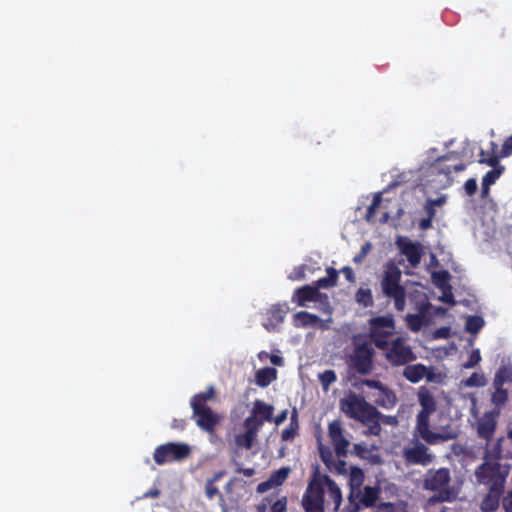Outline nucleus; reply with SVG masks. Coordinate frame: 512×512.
Wrapping results in <instances>:
<instances>
[{
  "instance_id": "obj_1",
  "label": "nucleus",
  "mask_w": 512,
  "mask_h": 512,
  "mask_svg": "<svg viewBox=\"0 0 512 512\" xmlns=\"http://www.w3.org/2000/svg\"><path fill=\"white\" fill-rule=\"evenodd\" d=\"M341 503L342 492L338 484L316 469L301 499L304 512H338Z\"/></svg>"
},
{
  "instance_id": "obj_2",
  "label": "nucleus",
  "mask_w": 512,
  "mask_h": 512,
  "mask_svg": "<svg viewBox=\"0 0 512 512\" xmlns=\"http://www.w3.org/2000/svg\"><path fill=\"white\" fill-rule=\"evenodd\" d=\"M339 407L348 418L366 426L367 432L378 431V424L373 420L379 415V410L367 402L363 396L349 392L344 398L340 399Z\"/></svg>"
},
{
  "instance_id": "obj_3",
  "label": "nucleus",
  "mask_w": 512,
  "mask_h": 512,
  "mask_svg": "<svg viewBox=\"0 0 512 512\" xmlns=\"http://www.w3.org/2000/svg\"><path fill=\"white\" fill-rule=\"evenodd\" d=\"M401 270L394 263H388L385 267L380 286L383 295L393 300L397 311H403L406 307V289L401 285Z\"/></svg>"
},
{
  "instance_id": "obj_4",
  "label": "nucleus",
  "mask_w": 512,
  "mask_h": 512,
  "mask_svg": "<svg viewBox=\"0 0 512 512\" xmlns=\"http://www.w3.org/2000/svg\"><path fill=\"white\" fill-rule=\"evenodd\" d=\"M451 475L448 468L430 469L427 471L423 487L426 490L437 492L428 499V504L437 502H451L455 499L454 492L448 487Z\"/></svg>"
},
{
  "instance_id": "obj_5",
  "label": "nucleus",
  "mask_w": 512,
  "mask_h": 512,
  "mask_svg": "<svg viewBox=\"0 0 512 512\" xmlns=\"http://www.w3.org/2000/svg\"><path fill=\"white\" fill-rule=\"evenodd\" d=\"M353 351L348 357V365L360 375H368L373 370L375 350L365 336L353 338Z\"/></svg>"
},
{
  "instance_id": "obj_6",
  "label": "nucleus",
  "mask_w": 512,
  "mask_h": 512,
  "mask_svg": "<svg viewBox=\"0 0 512 512\" xmlns=\"http://www.w3.org/2000/svg\"><path fill=\"white\" fill-rule=\"evenodd\" d=\"M369 338L379 350L388 346L389 338L395 333V320L393 315L387 314L372 317L368 320Z\"/></svg>"
},
{
  "instance_id": "obj_7",
  "label": "nucleus",
  "mask_w": 512,
  "mask_h": 512,
  "mask_svg": "<svg viewBox=\"0 0 512 512\" xmlns=\"http://www.w3.org/2000/svg\"><path fill=\"white\" fill-rule=\"evenodd\" d=\"M475 477L479 484L489 488H504L506 474L501 471V464L494 459H487L475 470Z\"/></svg>"
},
{
  "instance_id": "obj_8",
  "label": "nucleus",
  "mask_w": 512,
  "mask_h": 512,
  "mask_svg": "<svg viewBox=\"0 0 512 512\" xmlns=\"http://www.w3.org/2000/svg\"><path fill=\"white\" fill-rule=\"evenodd\" d=\"M191 448L182 442H167L155 448L153 459L156 464L164 465L171 462H179L189 457Z\"/></svg>"
},
{
  "instance_id": "obj_9",
  "label": "nucleus",
  "mask_w": 512,
  "mask_h": 512,
  "mask_svg": "<svg viewBox=\"0 0 512 512\" xmlns=\"http://www.w3.org/2000/svg\"><path fill=\"white\" fill-rule=\"evenodd\" d=\"M381 350L385 352L386 360L395 367L404 366L416 360V355L403 337H397L391 343L388 342L387 348Z\"/></svg>"
},
{
  "instance_id": "obj_10",
  "label": "nucleus",
  "mask_w": 512,
  "mask_h": 512,
  "mask_svg": "<svg viewBox=\"0 0 512 512\" xmlns=\"http://www.w3.org/2000/svg\"><path fill=\"white\" fill-rule=\"evenodd\" d=\"M430 416L431 415L429 414L418 412L416 417V426L413 431V436L415 438L422 439L427 444L433 445L438 443L439 441H444L446 437L440 433L431 431Z\"/></svg>"
},
{
  "instance_id": "obj_11",
  "label": "nucleus",
  "mask_w": 512,
  "mask_h": 512,
  "mask_svg": "<svg viewBox=\"0 0 512 512\" xmlns=\"http://www.w3.org/2000/svg\"><path fill=\"white\" fill-rule=\"evenodd\" d=\"M402 456L409 465L427 466L432 463L434 456L429 453V448L416 440L413 446L403 449Z\"/></svg>"
},
{
  "instance_id": "obj_12",
  "label": "nucleus",
  "mask_w": 512,
  "mask_h": 512,
  "mask_svg": "<svg viewBox=\"0 0 512 512\" xmlns=\"http://www.w3.org/2000/svg\"><path fill=\"white\" fill-rule=\"evenodd\" d=\"M396 245L399 248L401 254L406 256L409 264L415 268L417 267L424 255V249L420 242L411 241L406 237H398Z\"/></svg>"
},
{
  "instance_id": "obj_13",
  "label": "nucleus",
  "mask_w": 512,
  "mask_h": 512,
  "mask_svg": "<svg viewBox=\"0 0 512 512\" xmlns=\"http://www.w3.org/2000/svg\"><path fill=\"white\" fill-rule=\"evenodd\" d=\"M192 411L197 426L203 431L213 433L216 426L219 424V416L214 413L210 407L200 408L197 406L196 408H192Z\"/></svg>"
},
{
  "instance_id": "obj_14",
  "label": "nucleus",
  "mask_w": 512,
  "mask_h": 512,
  "mask_svg": "<svg viewBox=\"0 0 512 512\" xmlns=\"http://www.w3.org/2000/svg\"><path fill=\"white\" fill-rule=\"evenodd\" d=\"M499 415L497 410H491L483 414L477 423V435L479 438L484 439L486 442L493 439Z\"/></svg>"
},
{
  "instance_id": "obj_15",
  "label": "nucleus",
  "mask_w": 512,
  "mask_h": 512,
  "mask_svg": "<svg viewBox=\"0 0 512 512\" xmlns=\"http://www.w3.org/2000/svg\"><path fill=\"white\" fill-rule=\"evenodd\" d=\"M288 312L286 304H274L263 314V327L271 332L274 331L285 319Z\"/></svg>"
},
{
  "instance_id": "obj_16",
  "label": "nucleus",
  "mask_w": 512,
  "mask_h": 512,
  "mask_svg": "<svg viewBox=\"0 0 512 512\" xmlns=\"http://www.w3.org/2000/svg\"><path fill=\"white\" fill-rule=\"evenodd\" d=\"M290 471L289 467H281L273 471L266 481L258 484L256 491L258 493H265L272 488L281 486L287 480Z\"/></svg>"
},
{
  "instance_id": "obj_17",
  "label": "nucleus",
  "mask_w": 512,
  "mask_h": 512,
  "mask_svg": "<svg viewBox=\"0 0 512 512\" xmlns=\"http://www.w3.org/2000/svg\"><path fill=\"white\" fill-rule=\"evenodd\" d=\"M320 295L315 285H304L294 291L291 301L300 307H305L307 306V302L317 301Z\"/></svg>"
},
{
  "instance_id": "obj_18",
  "label": "nucleus",
  "mask_w": 512,
  "mask_h": 512,
  "mask_svg": "<svg viewBox=\"0 0 512 512\" xmlns=\"http://www.w3.org/2000/svg\"><path fill=\"white\" fill-rule=\"evenodd\" d=\"M403 376L411 383H418L423 378L428 381H434V374L424 364L418 363L405 366Z\"/></svg>"
},
{
  "instance_id": "obj_19",
  "label": "nucleus",
  "mask_w": 512,
  "mask_h": 512,
  "mask_svg": "<svg viewBox=\"0 0 512 512\" xmlns=\"http://www.w3.org/2000/svg\"><path fill=\"white\" fill-rule=\"evenodd\" d=\"M226 475L225 470H219L213 474L211 478H208L205 483V496L208 500H212L218 497V503L221 507L225 508L224 496L219 491L216 483L219 482Z\"/></svg>"
},
{
  "instance_id": "obj_20",
  "label": "nucleus",
  "mask_w": 512,
  "mask_h": 512,
  "mask_svg": "<svg viewBox=\"0 0 512 512\" xmlns=\"http://www.w3.org/2000/svg\"><path fill=\"white\" fill-rule=\"evenodd\" d=\"M293 325L297 328L319 327L325 328L323 320L316 314L299 311L293 315Z\"/></svg>"
},
{
  "instance_id": "obj_21",
  "label": "nucleus",
  "mask_w": 512,
  "mask_h": 512,
  "mask_svg": "<svg viewBox=\"0 0 512 512\" xmlns=\"http://www.w3.org/2000/svg\"><path fill=\"white\" fill-rule=\"evenodd\" d=\"M504 492V488H489L488 493L484 496L480 503L482 512H496L499 508L500 498Z\"/></svg>"
},
{
  "instance_id": "obj_22",
  "label": "nucleus",
  "mask_w": 512,
  "mask_h": 512,
  "mask_svg": "<svg viewBox=\"0 0 512 512\" xmlns=\"http://www.w3.org/2000/svg\"><path fill=\"white\" fill-rule=\"evenodd\" d=\"M418 402L421 406V410L419 412L432 415L437 410L436 400L430 390L425 386L419 388Z\"/></svg>"
},
{
  "instance_id": "obj_23",
  "label": "nucleus",
  "mask_w": 512,
  "mask_h": 512,
  "mask_svg": "<svg viewBox=\"0 0 512 512\" xmlns=\"http://www.w3.org/2000/svg\"><path fill=\"white\" fill-rule=\"evenodd\" d=\"M380 488L378 486H365L360 489L359 501L365 508L373 507L379 498Z\"/></svg>"
},
{
  "instance_id": "obj_24",
  "label": "nucleus",
  "mask_w": 512,
  "mask_h": 512,
  "mask_svg": "<svg viewBox=\"0 0 512 512\" xmlns=\"http://www.w3.org/2000/svg\"><path fill=\"white\" fill-rule=\"evenodd\" d=\"M375 403L379 407L392 409L397 404V396L392 389L385 385V387L379 391L378 396L375 399Z\"/></svg>"
},
{
  "instance_id": "obj_25",
  "label": "nucleus",
  "mask_w": 512,
  "mask_h": 512,
  "mask_svg": "<svg viewBox=\"0 0 512 512\" xmlns=\"http://www.w3.org/2000/svg\"><path fill=\"white\" fill-rule=\"evenodd\" d=\"M455 153L450 152L446 154L443 157H440L437 159V163L435 164V168L437 169V172L439 174H445L446 176H449L452 171L460 172L465 169V165L460 163L453 166L450 165H444L443 162L446 160H452L455 158Z\"/></svg>"
},
{
  "instance_id": "obj_26",
  "label": "nucleus",
  "mask_w": 512,
  "mask_h": 512,
  "mask_svg": "<svg viewBox=\"0 0 512 512\" xmlns=\"http://www.w3.org/2000/svg\"><path fill=\"white\" fill-rule=\"evenodd\" d=\"M274 407L261 400H256L251 411L252 415L258 417L259 420L266 422L271 421L273 417Z\"/></svg>"
},
{
  "instance_id": "obj_27",
  "label": "nucleus",
  "mask_w": 512,
  "mask_h": 512,
  "mask_svg": "<svg viewBox=\"0 0 512 512\" xmlns=\"http://www.w3.org/2000/svg\"><path fill=\"white\" fill-rule=\"evenodd\" d=\"M365 479V475L363 470L360 467L352 466L350 468L349 473V492H355L354 494H360V489L362 488L363 482Z\"/></svg>"
},
{
  "instance_id": "obj_28",
  "label": "nucleus",
  "mask_w": 512,
  "mask_h": 512,
  "mask_svg": "<svg viewBox=\"0 0 512 512\" xmlns=\"http://www.w3.org/2000/svg\"><path fill=\"white\" fill-rule=\"evenodd\" d=\"M277 377V370L273 367H264L255 374V383L262 388L270 385Z\"/></svg>"
},
{
  "instance_id": "obj_29",
  "label": "nucleus",
  "mask_w": 512,
  "mask_h": 512,
  "mask_svg": "<svg viewBox=\"0 0 512 512\" xmlns=\"http://www.w3.org/2000/svg\"><path fill=\"white\" fill-rule=\"evenodd\" d=\"M214 398L215 389L213 386H209L205 391L199 392L191 398L190 406L191 408H196L197 406L200 408L209 407L207 402L213 400Z\"/></svg>"
},
{
  "instance_id": "obj_30",
  "label": "nucleus",
  "mask_w": 512,
  "mask_h": 512,
  "mask_svg": "<svg viewBox=\"0 0 512 512\" xmlns=\"http://www.w3.org/2000/svg\"><path fill=\"white\" fill-rule=\"evenodd\" d=\"M494 392L491 396V402L494 405L492 410L499 411L501 413L502 408L505 406L509 399L508 391L503 387L493 386Z\"/></svg>"
},
{
  "instance_id": "obj_31",
  "label": "nucleus",
  "mask_w": 512,
  "mask_h": 512,
  "mask_svg": "<svg viewBox=\"0 0 512 512\" xmlns=\"http://www.w3.org/2000/svg\"><path fill=\"white\" fill-rule=\"evenodd\" d=\"M326 272L327 276L319 278L314 283L318 290L321 288H331L337 284L339 272L333 267H328Z\"/></svg>"
},
{
  "instance_id": "obj_32",
  "label": "nucleus",
  "mask_w": 512,
  "mask_h": 512,
  "mask_svg": "<svg viewBox=\"0 0 512 512\" xmlns=\"http://www.w3.org/2000/svg\"><path fill=\"white\" fill-rule=\"evenodd\" d=\"M505 383H512V368L503 365L495 373L493 386L503 387Z\"/></svg>"
},
{
  "instance_id": "obj_33",
  "label": "nucleus",
  "mask_w": 512,
  "mask_h": 512,
  "mask_svg": "<svg viewBox=\"0 0 512 512\" xmlns=\"http://www.w3.org/2000/svg\"><path fill=\"white\" fill-rule=\"evenodd\" d=\"M355 301L365 308L373 306L374 300L371 289L360 287L355 293Z\"/></svg>"
},
{
  "instance_id": "obj_34",
  "label": "nucleus",
  "mask_w": 512,
  "mask_h": 512,
  "mask_svg": "<svg viewBox=\"0 0 512 512\" xmlns=\"http://www.w3.org/2000/svg\"><path fill=\"white\" fill-rule=\"evenodd\" d=\"M376 421V424H378V431L377 432H367L370 435L379 436L381 433V424L390 425V426H396L398 424V418L397 416L393 415H384L379 411V415L373 420Z\"/></svg>"
},
{
  "instance_id": "obj_35",
  "label": "nucleus",
  "mask_w": 512,
  "mask_h": 512,
  "mask_svg": "<svg viewBox=\"0 0 512 512\" xmlns=\"http://www.w3.org/2000/svg\"><path fill=\"white\" fill-rule=\"evenodd\" d=\"M257 436L245 431L235 436V444L240 448L251 449L256 441Z\"/></svg>"
},
{
  "instance_id": "obj_36",
  "label": "nucleus",
  "mask_w": 512,
  "mask_h": 512,
  "mask_svg": "<svg viewBox=\"0 0 512 512\" xmlns=\"http://www.w3.org/2000/svg\"><path fill=\"white\" fill-rule=\"evenodd\" d=\"M243 425H244L245 431L258 436V432L261 429V427L263 426V421L259 420L258 417H255V415L250 414L244 420Z\"/></svg>"
},
{
  "instance_id": "obj_37",
  "label": "nucleus",
  "mask_w": 512,
  "mask_h": 512,
  "mask_svg": "<svg viewBox=\"0 0 512 512\" xmlns=\"http://www.w3.org/2000/svg\"><path fill=\"white\" fill-rule=\"evenodd\" d=\"M334 449H335V453L338 457H346L347 456V452H348V447H349V441L345 438L344 435H342L341 437L339 438H336L334 440L331 441Z\"/></svg>"
},
{
  "instance_id": "obj_38",
  "label": "nucleus",
  "mask_w": 512,
  "mask_h": 512,
  "mask_svg": "<svg viewBox=\"0 0 512 512\" xmlns=\"http://www.w3.org/2000/svg\"><path fill=\"white\" fill-rule=\"evenodd\" d=\"M354 493L355 492H349L348 503L341 512H359L361 507H363L361 502L357 498L359 497V494Z\"/></svg>"
},
{
  "instance_id": "obj_39",
  "label": "nucleus",
  "mask_w": 512,
  "mask_h": 512,
  "mask_svg": "<svg viewBox=\"0 0 512 512\" xmlns=\"http://www.w3.org/2000/svg\"><path fill=\"white\" fill-rule=\"evenodd\" d=\"M337 376L334 370H325L319 374V381L324 390H328L329 386L336 382Z\"/></svg>"
},
{
  "instance_id": "obj_40",
  "label": "nucleus",
  "mask_w": 512,
  "mask_h": 512,
  "mask_svg": "<svg viewBox=\"0 0 512 512\" xmlns=\"http://www.w3.org/2000/svg\"><path fill=\"white\" fill-rule=\"evenodd\" d=\"M484 325V321L479 316H469L466 321V330L470 333H477Z\"/></svg>"
},
{
  "instance_id": "obj_41",
  "label": "nucleus",
  "mask_w": 512,
  "mask_h": 512,
  "mask_svg": "<svg viewBox=\"0 0 512 512\" xmlns=\"http://www.w3.org/2000/svg\"><path fill=\"white\" fill-rule=\"evenodd\" d=\"M407 324L411 331L418 332L423 326V316L421 314H408Z\"/></svg>"
},
{
  "instance_id": "obj_42",
  "label": "nucleus",
  "mask_w": 512,
  "mask_h": 512,
  "mask_svg": "<svg viewBox=\"0 0 512 512\" xmlns=\"http://www.w3.org/2000/svg\"><path fill=\"white\" fill-rule=\"evenodd\" d=\"M381 201H382V197H381L380 193L376 194L373 197L371 204L367 208V212H366V216H365L367 221H372L374 219L376 210L379 207Z\"/></svg>"
},
{
  "instance_id": "obj_43",
  "label": "nucleus",
  "mask_w": 512,
  "mask_h": 512,
  "mask_svg": "<svg viewBox=\"0 0 512 512\" xmlns=\"http://www.w3.org/2000/svg\"><path fill=\"white\" fill-rule=\"evenodd\" d=\"M504 168L503 167H499V168H494L490 171H488L483 179H482V183H485V185H492L496 182V180L500 177V175L502 174Z\"/></svg>"
},
{
  "instance_id": "obj_44",
  "label": "nucleus",
  "mask_w": 512,
  "mask_h": 512,
  "mask_svg": "<svg viewBox=\"0 0 512 512\" xmlns=\"http://www.w3.org/2000/svg\"><path fill=\"white\" fill-rule=\"evenodd\" d=\"M328 435L331 441L343 435L342 425L339 420H334L329 424Z\"/></svg>"
},
{
  "instance_id": "obj_45",
  "label": "nucleus",
  "mask_w": 512,
  "mask_h": 512,
  "mask_svg": "<svg viewBox=\"0 0 512 512\" xmlns=\"http://www.w3.org/2000/svg\"><path fill=\"white\" fill-rule=\"evenodd\" d=\"M450 279V275L447 271H440L437 273H434L433 280L437 287L444 289L447 286H450L448 284V281Z\"/></svg>"
},
{
  "instance_id": "obj_46",
  "label": "nucleus",
  "mask_w": 512,
  "mask_h": 512,
  "mask_svg": "<svg viewBox=\"0 0 512 512\" xmlns=\"http://www.w3.org/2000/svg\"><path fill=\"white\" fill-rule=\"evenodd\" d=\"M287 503L288 500L286 496H282L275 501L272 500L269 512H287Z\"/></svg>"
},
{
  "instance_id": "obj_47",
  "label": "nucleus",
  "mask_w": 512,
  "mask_h": 512,
  "mask_svg": "<svg viewBox=\"0 0 512 512\" xmlns=\"http://www.w3.org/2000/svg\"><path fill=\"white\" fill-rule=\"evenodd\" d=\"M371 249H372L371 243L366 242L361 247L360 252L353 257V262L356 263V264L362 263L363 260L365 259V257L367 256V254L370 252Z\"/></svg>"
},
{
  "instance_id": "obj_48",
  "label": "nucleus",
  "mask_w": 512,
  "mask_h": 512,
  "mask_svg": "<svg viewBox=\"0 0 512 512\" xmlns=\"http://www.w3.org/2000/svg\"><path fill=\"white\" fill-rule=\"evenodd\" d=\"M465 384L469 387H480L484 385V378L478 373H472L470 377L466 379Z\"/></svg>"
},
{
  "instance_id": "obj_49",
  "label": "nucleus",
  "mask_w": 512,
  "mask_h": 512,
  "mask_svg": "<svg viewBox=\"0 0 512 512\" xmlns=\"http://www.w3.org/2000/svg\"><path fill=\"white\" fill-rule=\"evenodd\" d=\"M306 269H307L306 265H300L298 267H295L293 272L289 275L288 278L292 281L304 280L306 277V274H305Z\"/></svg>"
},
{
  "instance_id": "obj_50",
  "label": "nucleus",
  "mask_w": 512,
  "mask_h": 512,
  "mask_svg": "<svg viewBox=\"0 0 512 512\" xmlns=\"http://www.w3.org/2000/svg\"><path fill=\"white\" fill-rule=\"evenodd\" d=\"M443 290V294L442 296L439 298L440 301L446 303V304H449L451 306H454L456 304V301H455V298H454V295L452 293V288L451 286H447L445 287Z\"/></svg>"
},
{
  "instance_id": "obj_51",
  "label": "nucleus",
  "mask_w": 512,
  "mask_h": 512,
  "mask_svg": "<svg viewBox=\"0 0 512 512\" xmlns=\"http://www.w3.org/2000/svg\"><path fill=\"white\" fill-rule=\"evenodd\" d=\"M481 361L480 351L478 349L473 350L469 356L467 362L464 363V368H473Z\"/></svg>"
},
{
  "instance_id": "obj_52",
  "label": "nucleus",
  "mask_w": 512,
  "mask_h": 512,
  "mask_svg": "<svg viewBox=\"0 0 512 512\" xmlns=\"http://www.w3.org/2000/svg\"><path fill=\"white\" fill-rule=\"evenodd\" d=\"M512 154V135L509 136L503 143L502 149L500 151L501 157H507Z\"/></svg>"
},
{
  "instance_id": "obj_53",
  "label": "nucleus",
  "mask_w": 512,
  "mask_h": 512,
  "mask_svg": "<svg viewBox=\"0 0 512 512\" xmlns=\"http://www.w3.org/2000/svg\"><path fill=\"white\" fill-rule=\"evenodd\" d=\"M362 384L378 391H381L385 387L381 381L375 379H364L362 380Z\"/></svg>"
},
{
  "instance_id": "obj_54",
  "label": "nucleus",
  "mask_w": 512,
  "mask_h": 512,
  "mask_svg": "<svg viewBox=\"0 0 512 512\" xmlns=\"http://www.w3.org/2000/svg\"><path fill=\"white\" fill-rule=\"evenodd\" d=\"M297 435L298 433L293 428L287 427L281 432V440L292 441Z\"/></svg>"
},
{
  "instance_id": "obj_55",
  "label": "nucleus",
  "mask_w": 512,
  "mask_h": 512,
  "mask_svg": "<svg viewBox=\"0 0 512 512\" xmlns=\"http://www.w3.org/2000/svg\"><path fill=\"white\" fill-rule=\"evenodd\" d=\"M467 195L472 196L477 191V182L474 178L468 179L464 184Z\"/></svg>"
},
{
  "instance_id": "obj_56",
  "label": "nucleus",
  "mask_w": 512,
  "mask_h": 512,
  "mask_svg": "<svg viewBox=\"0 0 512 512\" xmlns=\"http://www.w3.org/2000/svg\"><path fill=\"white\" fill-rule=\"evenodd\" d=\"M502 507L505 512H512V490L503 497Z\"/></svg>"
},
{
  "instance_id": "obj_57",
  "label": "nucleus",
  "mask_w": 512,
  "mask_h": 512,
  "mask_svg": "<svg viewBox=\"0 0 512 512\" xmlns=\"http://www.w3.org/2000/svg\"><path fill=\"white\" fill-rule=\"evenodd\" d=\"M500 157H501L500 155H492V156H490L488 158H481L480 159V163H485V164L493 167V169H494V168H497L496 166L499 163V158Z\"/></svg>"
},
{
  "instance_id": "obj_58",
  "label": "nucleus",
  "mask_w": 512,
  "mask_h": 512,
  "mask_svg": "<svg viewBox=\"0 0 512 512\" xmlns=\"http://www.w3.org/2000/svg\"><path fill=\"white\" fill-rule=\"evenodd\" d=\"M272 503V496H266L262 499V501L256 506L257 512H266L268 505Z\"/></svg>"
},
{
  "instance_id": "obj_59",
  "label": "nucleus",
  "mask_w": 512,
  "mask_h": 512,
  "mask_svg": "<svg viewBox=\"0 0 512 512\" xmlns=\"http://www.w3.org/2000/svg\"><path fill=\"white\" fill-rule=\"evenodd\" d=\"M341 272L344 274V276L348 282L354 283L356 281L355 274L351 267L345 266L341 269Z\"/></svg>"
},
{
  "instance_id": "obj_60",
  "label": "nucleus",
  "mask_w": 512,
  "mask_h": 512,
  "mask_svg": "<svg viewBox=\"0 0 512 512\" xmlns=\"http://www.w3.org/2000/svg\"><path fill=\"white\" fill-rule=\"evenodd\" d=\"M433 219L430 217H426L420 220L419 222V228L421 230H428L432 227Z\"/></svg>"
},
{
  "instance_id": "obj_61",
  "label": "nucleus",
  "mask_w": 512,
  "mask_h": 512,
  "mask_svg": "<svg viewBox=\"0 0 512 512\" xmlns=\"http://www.w3.org/2000/svg\"><path fill=\"white\" fill-rule=\"evenodd\" d=\"M424 210L427 214V217L434 219V217L436 215V210H435V207L431 203L426 201V203L424 205Z\"/></svg>"
},
{
  "instance_id": "obj_62",
  "label": "nucleus",
  "mask_w": 512,
  "mask_h": 512,
  "mask_svg": "<svg viewBox=\"0 0 512 512\" xmlns=\"http://www.w3.org/2000/svg\"><path fill=\"white\" fill-rule=\"evenodd\" d=\"M173 429L183 430L186 427V420L184 419H173L171 423Z\"/></svg>"
},
{
  "instance_id": "obj_63",
  "label": "nucleus",
  "mask_w": 512,
  "mask_h": 512,
  "mask_svg": "<svg viewBox=\"0 0 512 512\" xmlns=\"http://www.w3.org/2000/svg\"><path fill=\"white\" fill-rule=\"evenodd\" d=\"M287 416H288V410H283L281 411L275 418H274V422L276 425H280L282 424L286 419H287Z\"/></svg>"
},
{
  "instance_id": "obj_64",
  "label": "nucleus",
  "mask_w": 512,
  "mask_h": 512,
  "mask_svg": "<svg viewBox=\"0 0 512 512\" xmlns=\"http://www.w3.org/2000/svg\"><path fill=\"white\" fill-rule=\"evenodd\" d=\"M160 495V490L158 488H152L146 491L142 498H157Z\"/></svg>"
}]
</instances>
